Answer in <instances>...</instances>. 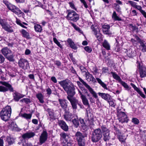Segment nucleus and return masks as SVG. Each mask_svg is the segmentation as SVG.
<instances>
[{"label": "nucleus", "instance_id": "obj_1", "mask_svg": "<svg viewBox=\"0 0 146 146\" xmlns=\"http://www.w3.org/2000/svg\"><path fill=\"white\" fill-rule=\"evenodd\" d=\"M11 109L9 106H7L1 111L0 116L1 119L5 121H7L10 118Z\"/></svg>", "mask_w": 146, "mask_h": 146}, {"label": "nucleus", "instance_id": "obj_2", "mask_svg": "<svg viewBox=\"0 0 146 146\" xmlns=\"http://www.w3.org/2000/svg\"><path fill=\"white\" fill-rule=\"evenodd\" d=\"M102 137L101 129L98 128L94 130L92 135V141L93 142H97Z\"/></svg>", "mask_w": 146, "mask_h": 146}, {"label": "nucleus", "instance_id": "obj_3", "mask_svg": "<svg viewBox=\"0 0 146 146\" xmlns=\"http://www.w3.org/2000/svg\"><path fill=\"white\" fill-rule=\"evenodd\" d=\"M67 18L74 22H76L79 19V16L75 11L72 10H68Z\"/></svg>", "mask_w": 146, "mask_h": 146}, {"label": "nucleus", "instance_id": "obj_4", "mask_svg": "<svg viewBox=\"0 0 146 146\" xmlns=\"http://www.w3.org/2000/svg\"><path fill=\"white\" fill-rule=\"evenodd\" d=\"M0 83L6 86H0V92H5L8 90L11 92H13V88L11 84L5 82L0 81Z\"/></svg>", "mask_w": 146, "mask_h": 146}, {"label": "nucleus", "instance_id": "obj_5", "mask_svg": "<svg viewBox=\"0 0 146 146\" xmlns=\"http://www.w3.org/2000/svg\"><path fill=\"white\" fill-rule=\"evenodd\" d=\"M91 29L94 32L97 40L99 41L102 40V35L100 33V30L98 26L96 24L92 25L91 26Z\"/></svg>", "mask_w": 146, "mask_h": 146}, {"label": "nucleus", "instance_id": "obj_6", "mask_svg": "<svg viewBox=\"0 0 146 146\" xmlns=\"http://www.w3.org/2000/svg\"><path fill=\"white\" fill-rule=\"evenodd\" d=\"M100 128L103 134L104 140L105 141L108 140L110 139V131L109 129L106 125H100Z\"/></svg>", "mask_w": 146, "mask_h": 146}, {"label": "nucleus", "instance_id": "obj_7", "mask_svg": "<svg viewBox=\"0 0 146 146\" xmlns=\"http://www.w3.org/2000/svg\"><path fill=\"white\" fill-rule=\"evenodd\" d=\"M79 79L80 81L83 84L86 88L88 89L90 93L95 98H97L98 96L97 94L94 90L80 78L79 77Z\"/></svg>", "mask_w": 146, "mask_h": 146}, {"label": "nucleus", "instance_id": "obj_8", "mask_svg": "<svg viewBox=\"0 0 146 146\" xmlns=\"http://www.w3.org/2000/svg\"><path fill=\"white\" fill-rule=\"evenodd\" d=\"M7 7L9 9L17 15L21 14L23 13L18 8L11 3L8 4Z\"/></svg>", "mask_w": 146, "mask_h": 146}, {"label": "nucleus", "instance_id": "obj_9", "mask_svg": "<svg viewBox=\"0 0 146 146\" xmlns=\"http://www.w3.org/2000/svg\"><path fill=\"white\" fill-rule=\"evenodd\" d=\"M65 91L67 93L68 95L67 96H69L70 97L72 98L76 93L75 88L73 84H71L70 86Z\"/></svg>", "mask_w": 146, "mask_h": 146}, {"label": "nucleus", "instance_id": "obj_10", "mask_svg": "<svg viewBox=\"0 0 146 146\" xmlns=\"http://www.w3.org/2000/svg\"><path fill=\"white\" fill-rule=\"evenodd\" d=\"M19 66L24 69H26L29 66V62L27 60L23 58H21L18 62Z\"/></svg>", "mask_w": 146, "mask_h": 146}, {"label": "nucleus", "instance_id": "obj_11", "mask_svg": "<svg viewBox=\"0 0 146 146\" xmlns=\"http://www.w3.org/2000/svg\"><path fill=\"white\" fill-rule=\"evenodd\" d=\"M67 99L70 101L72 107L73 109H76L77 108V105H79L80 108H82V106L78 103V101L74 98H72L69 96H67Z\"/></svg>", "mask_w": 146, "mask_h": 146}, {"label": "nucleus", "instance_id": "obj_12", "mask_svg": "<svg viewBox=\"0 0 146 146\" xmlns=\"http://www.w3.org/2000/svg\"><path fill=\"white\" fill-rule=\"evenodd\" d=\"M119 113L118 117L119 122L121 123H127L128 121L127 115L125 113Z\"/></svg>", "mask_w": 146, "mask_h": 146}, {"label": "nucleus", "instance_id": "obj_13", "mask_svg": "<svg viewBox=\"0 0 146 146\" xmlns=\"http://www.w3.org/2000/svg\"><path fill=\"white\" fill-rule=\"evenodd\" d=\"M59 84L63 88L65 91L70 86L71 84H72L68 80L61 81L59 82Z\"/></svg>", "mask_w": 146, "mask_h": 146}, {"label": "nucleus", "instance_id": "obj_14", "mask_svg": "<svg viewBox=\"0 0 146 146\" xmlns=\"http://www.w3.org/2000/svg\"><path fill=\"white\" fill-rule=\"evenodd\" d=\"M138 67L139 69L140 77L143 78L146 77V68L142 67L139 63Z\"/></svg>", "mask_w": 146, "mask_h": 146}, {"label": "nucleus", "instance_id": "obj_15", "mask_svg": "<svg viewBox=\"0 0 146 146\" xmlns=\"http://www.w3.org/2000/svg\"><path fill=\"white\" fill-rule=\"evenodd\" d=\"M47 134L46 131H43L40 137V145L44 143L47 140Z\"/></svg>", "mask_w": 146, "mask_h": 146}, {"label": "nucleus", "instance_id": "obj_16", "mask_svg": "<svg viewBox=\"0 0 146 146\" xmlns=\"http://www.w3.org/2000/svg\"><path fill=\"white\" fill-rule=\"evenodd\" d=\"M74 115L69 111H66L64 115V119L67 121H70L74 117Z\"/></svg>", "mask_w": 146, "mask_h": 146}, {"label": "nucleus", "instance_id": "obj_17", "mask_svg": "<svg viewBox=\"0 0 146 146\" xmlns=\"http://www.w3.org/2000/svg\"><path fill=\"white\" fill-rule=\"evenodd\" d=\"M77 141L84 139L85 137H86L87 135L85 134L83 135L80 131H77L75 135Z\"/></svg>", "mask_w": 146, "mask_h": 146}, {"label": "nucleus", "instance_id": "obj_18", "mask_svg": "<svg viewBox=\"0 0 146 146\" xmlns=\"http://www.w3.org/2000/svg\"><path fill=\"white\" fill-rule=\"evenodd\" d=\"M58 101L62 108L66 110L68 106L67 100L65 99H59Z\"/></svg>", "mask_w": 146, "mask_h": 146}, {"label": "nucleus", "instance_id": "obj_19", "mask_svg": "<svg viewBox=\"0 0 146 146\" xmlns=\"http://www.w3.org/2000/svg\"><path fill=\"white\" fill-rule=\"evenodd\" d=\"M13 99L15 101H18L19 100L24 97V95H23L21 94L15 92L13 94Z\"/></svg>", "mask_w": 146, "mask_h": 146}, {"label": "nucleus", "instance_id": "obj_20", "mask_svg": "<svg viewBox=\"0 0 146 146\" xmlns=\"http://www.w3.org/2000/svg\"><path fill=\"white\" fill-rule=\"evenodd\" d=\"M35 135V133L34 132H28L23 134L22 137L24 139H29L33 137Z\"/></svg>", "mask_w": 146, "mask_h": 146}, {"label": "nucleus", "instance_id": "obj_21", "mask_svg": "<svg viewBox=\"0 0 146 146\" xmlns=\"http://www.w3.org/2000/svg\"><path fill=\"white\" fill-rule=\"evenodd\" d=\"M59 125L61 128L65 131L68 130V127L66 123L63 121L61 120L59 121Z\"/></svg>", "mask_w": 146, "mask_h": 146}, {"label": "nucleus", "instance_id": "obj_22", "mask_svg": "<svg viewBox=\"0 0 146 146\" xmlns=\"http://www.w3.org/2000/svg\"><path fill=\"white\" fill-rule=\"evenodd\" d=\"M86 80L89 82H92L94 83L96 82V80L92 74L89 73H86Z\"/></svg>", "mask_w": 146, "mask_h": 146}, {"label": "nucleus", "instance_id": "obj_23", "mask_svg": "<svg viewBox=\"0 0 146 146\" xmlns=\"http://www.w3.org/2000/svg\"><path fill=\"white\" fill-rule=\"evenodd\" d=\"M98 94L99 96L106 100L108 101L110 99V96L108 94L99 92Z\"/></svg>", "mask_w": 146, "mask_h": 146}, {"label": "nucleus", "instance_id": "obj_24", "mask_svg": "<svg viewBox=\"0 0 146 146\" xmlns=\"http://www.w3.org/2000/svg\"><path fill=\"white\" fill-rule=\"evenodd\" d=\"M110 28V27L109 25H103L102 26V30L104 33L106 35L110 34L109 30Z\"/></svg>", "mask_w": 146, "mask_h": 146}, {"label": "nucleus", "instance_id": "obj_25", "mask_svg": "<svg viewBox=\"0 0 146 146\" xmlns=\"http://www.w3.org/2000/svg\"><path fill=\"white\" fill-rule=\"evenodd\" d=\"M1 52L5 57L11 53V51L7 47L1 49Z\"/></svg>", "mask_w": 146, "mask_h": 146}, {"label": "nucleus", "instance_id": "obj_26", "mask_svg": "<svg viewBox=\"0 0 146 146\" xmlns=\"http://www.w3.org/2000/svg\"><path fill=\"white\" fill-rule=\"evenodd\" d=\"M67 42L70 45L71 48L74 50H76L77 49V47L72 39L69 38L67 39Z\"/></svg>", "mask_w": 146, "mask_h": 146}, {"label": "nucleus", "instance_id": "obj_27", "mask_svg": "<svg viewBox=\"0 0 146 146\" xmlns=\"http://www.w3.org/2000/svg\"><path fill=\"white\" fill-rule=\"evenodd\" d=\"M141 48V51L143 52H146V43L143 40H141L139 42Z\"/></svg>", "mask_w": 146, "mask_h": 146}, {"label": "nucleus", "instance_id": "obj_28", "mask_svg": "<svg viewBox=\"0 0 146 146\" xmlns=\"http://www.w3.org/2000/svg\"><path fill=\"white\" fill-rule=\"evenodd\" d=\"M96 79L98 83L100 84V85L102 86L104 89L108 90V88L107 87L106 85L103 82L102 80L99 78H96Z\"/></svg>", "mask_w": 146, "mask_h": 146}, {"label": "nucleus", "instance_id": "obj_29", "mask_svg": "<svg viewBox=\"0 0 146 146\" xmlns=\"http://www.w3.org/2000/svg\"><path fill=\"white\" fill-rule=\"evenodd\" d=\"M36 97L39 100L40 103L43 104L44 103V101L43 100L44 96L41 93H39L36 94Z\"/></svg>", "mask_w": 146, "mask_h": 146}, {"label": "nucleus", "instance_id": "obj_30", "mask_svg": "<svg viewBox=\"0 0 146 146\" xmlns=\"http://www.w3.org/2000/svg\"><path fill=\"white\" fill-rule=\"evenodd\" d=\"M112 17L113 20L115 21H121V18L117 16L116 13L115 11H113L112 15Z\"/></svg>", "mask_w": 146, "mask_h": 146}, {"label": "nucleus", "instance_id": "obj_31", "mask_svg": "<svg viewBox=\"0 0 146 146\" xmlns=\"http://www.w3.org/2000/svg\"><path fill=\"white\" fill-rule=\"evenodd\" d=\"M127 56L129 57H132L135 55V53L134 50H132L131 49H129L127 51Z\"/></svg>", "mask_w": 146, "mask_h": 146}, {"label": "nucleus", "instance_id": "obj_32", "mask_svg": "<svg viewBox=\"0 0 146 146\" xmlns=\"http://www.w3.org/2000/svg\"><path fill=\"white\" fill-rule=\"evenodd\" d=\"M110 73L112 74V76L114 79L118 80L119 82L121 81V78L116 73L112 72H111Z\"/></svg>", "mask_w": 146, "mask_h": 146}, {"label": "nucleus", "instance_id": "obj_33", "mask_svg": "<svg viewBox=\"0 0 146 146\" xmlns=\"http://www.w3.org/2000/svg\"><path fill=\"white\" fill-rule=\"evenodd\" d=\"M83 104L85 106H89L88 101L85 96H82V97L81 98Z\"/></svg>", "mask_w": 146, "mask_h": 146}, {"label": "nucleus", "instance_id": "obj_34", "mask_svg": "<svg viewBox=\"0 0 146 146\" xmlns=\"http://www.w3.org/2000/svg\"><path fill=\"white\" fill-rule=\"evenodd\" d=\"M34 28L35 31L37 32H41L42 30V27L41 26L38 24L35 25Z\"/></svg>", "mask_w": 146, "mask_h": 146}, {"label": "nucleus", "instance_id": "obj_35", "mask_svg": "<svg viewBox=\"0 0 146 146\" xmlns=\"http://www.w3.org/2000/svg\"><path fill=\"white\" fill-rule=\"evenodd\" d=\"M7 140L9 145H11L15 142L14 139L10 137H7Z\"/></svg>", "mask_w": 146, "mask_h": 146}, {"label": "nucleus", "instance_id": "obj_36", "mask_svg": "<svg viewBox=\"0 0 146 146\" xmlns=\"http://www.w3.org/2000/svg\"><path fill=\"white\" fill-rule=\"evenodd\" d=\"M10 127L11 129L13 130H17V126L15 123L12 122L10 124Z\"/></svg>", "mask_w": 146, "mask_h": 146}, {"label": "nucleus", "instance_id": "obj_37", "mask_svg": "<svg viewBox=\"0 0 146 146\" xmlns=\"http://www.w3.org/2000/svg\"><path fill=\"white\" fill-rule=\"evenodd\" d=\"M113 5L114 8L120 14L121 13V8L119 5L116 3H114Z\"/></svg>", "mask_w": 146, "mask_h": 146}, {"label": "nucleus", "instance_id": "obj_38", "mask_svg": "<svg viewBox=\"0 0 146 146\" xmlns=\"http://www.w3.org/2000/svg\"><path fill=\"white\" fill-rule=\"evenodd\" d=\"M103 46L104 47L108 50H109L110 49V44L106 40H105L103 43Z\"/></svg>", "mask_w": 146, "mask_h": 146}, {"label": "nucleus", "instance_id": "obj_39", "mask_svg": "<svg viewBox=\"0 0 146 146\" xmlns=\"http://www.w3.org/2000/svg\"><path fill=\"white\" fill-rule=\"evenodd\" d=\"M32 114L31 113L27 114L25 113L21 114V116L22 117L28 119H31L32 117Z\"/></svg>", "mask_w": 146, "mask_h": 146}, {"label": "nucleus", "instance_id": "obj_40", "mask_svg": "<svg viewBox=\"0 0 146 146\" xmlns=\"http://www.w3.org/2000/svg\"><path fill=\"white\" fill-rule=\"evenodd\" d=\"M2 26L3 28L6 31L10 32L13 31V30L11 29L8 26L5 24Z\"/></svg>", "mask_w": 146, "mask_h": 146}, {"label": "nucleus", "instance_id": "obj_41", "mask_svg": "<svg viewBox=\"0 0 146 146\" xmlns=\"http://www.w3.org/2000/svg\"><path fill=\"white\" fill-rule=\"evenodd\" d=\"M72 122L74 125L75 127L77 128L79 125V121L78 119L77 118H74L72 121Z\"/></svg>", "mask_w": 146, "mask_h": 146}, {"label": "nucleus", "instance_id": "obj_42", "mask_svg": "<svg viewBox=\"0 0 146 146\" xmlns=\"http://www.w3.org/2000/svg\"><path fill=\"white\" fill-rule=\"evenodd\" d=\"M79 146H85V140L84 139L77 141Z\"/></svg>", "mask_w": 146, "mask_h": 146}, {"label": "nucleus", "instance_id": "obj_43", "mask_svg": "<svg viewBox=\"0 0 146 146\" xmlns=\"http://www.w3.org/2000/svg\"><path fill=\"white\" fill-rule=\"evenodd\" d=\"M22 33L23 36L24 37L26 38H29V33L25 30H22Z\"/></svg>", "mask_w": 146, "mask_h": 146}, {"label": "nucleus", "instance_id": "obj_44", "mask_svg": "<svg viewBox=\"0 0 146 146\" xmlns=\"http://www.w3.org/2000/svg\"><path fill=\"white\" fill-rule=\"evenodd\" d=\"M118 139L119 141L122 143H125L126 137L124 136L119 135L118 137Z\"/></svg>", "mask_w": 146, "mask_h": 146}, {"label": "nucleus", "instance_id": "obj_45", "mask_svg": "<svg viewBox=\"0 0 146 146\" xmlns=\"http://www.w3.org/2000/svg\"><path fill=\"white\" fill-rule=\"evenodd\" d=\"M9 61H14V55L13 54H11L10 56H7L5 57Z\"/></svg>", "mask_w": 146, "mask_h": 146}, {"label": "nucleus", "instance_id": "obj_46", "mask_svg": "<svg viewBox=\"0 0 146 146\" xmlns=\"http://www.w3.org/2000/svg\"><path fill=\"white\" fill-rule=\"evenodd\" d=\"M53 40V41L54 43L58 45V46L60 48H62V46L56 38H54Z\"/></svg>", "mask_w": 146, "mask_h": 146}, {"label": "nucleus", "instance_id": "obj_47", "mask_svg": "<svg viewBox=\"0 0 146 146\" xmlns=\"http://www.w3.org/2000/svg\"><path fill=\"white\" fill-rule=\"evenodd\" d=\"M119 83L125 88L129 90V87L127 84L125 82H123L122 80L120 81Z\"/></svg>", "mask_w": 146, "mask_h": 146}, {"label": "nucleus", "instance_id": "obj_48", "mask_svg": "<svg viewBox=\"0 0 146 146\" xmlns=\"http://www.w3.org/2000/svg\"><path fill=\"white\" fill-rule=\"evenodd\" d=\"M132 122L136 125L138 124L139 123V120L136 118H133L132 119Z\"/></svg>", "mask_w": 146, "mask_h": 146}, {"label": "nucleus", "instance_id": "obj_49", "mask_svg": "<svg viewBox=\"0 0 146 146\" xmlns=\"http://www.w3.org/2000/svg\"><path fill=\"white\" fill-rule=\"evenodd\" d=\"M74 141L72 140H70L69 141L67 142L66 145L63 144L64 146H72L74 144Z\"/></svg>", "mask_w": 146, "mask_h": 146}, {"label": "nucleus", "instance_id": "obj_50", "mask_svg": "<svg viewBox=\"0 0 146 146\" xmlns=\"http://www.w3.org/2000/svg\"><path fill=\"white\" fill-rule=\"evenodd\" d=\"M48 113L50 116V117L49 118V120L51 121H53L54 119L53 113L52 112H49Z\"/></svg>", "mask_w": 146, "mask_h": 146}, {"label": "nucleus", "instance_id": "obj_51", "mask_svg": "<svg viewBox=\"0 0 146 146\" xmlns=\"http://www.w3.org/2000/svg\"><path fill=\"white\" fill-rule=\"evenodd\" d=\"M20 101L22 102H25L26 103L30 102V100L27 98H24L21 100Z\"/></svg>", "mask_w": 146, "mask_h": 146}, {"label": "nucleus", "instance_id": "obj_52", "mask_svg": "<svg viewBox=\"0 0 146 146\" xmlns=\"http://www.w3.org/2000/svg\"><path fill=\"white\" fill-rule=\"evenodd\" d=\"M60 135L61 137L64 139H65L66 137L68 136L67 134L64 132L61 133L60 134Z\"/></svg>", "mask_w": 146, "mask_h": 146}, {"label": "nucleus", "instance_id": "obj_53", "mask_svg": "<svg viewBox=\"0 0 146 146\" xmlns=\"http://www.w3.org/2000/svg\"><path fill=\"white\" fill-rule=\"evenodd\" d=\"M85 50L88 52H91L92 51V48L89 46H86L84 47Z\"/></svg>", "mask_w": 146, "mask_h": 146}, {"label": "nucleus", "instance_id": "obj_54", "mask_svg": "<svg viewBox=\"0 0 146 146\" xmlns=\"http://www.w3.org/2000/svg\"><path fill=\"white\" fill-rule=\"evenodd\" d=\"M89 126L90 127H92L94 126V121L93 119H91L89 121Z\"/></svg>", "mask_w": 146, "mask_h": 146}, {"label": "nucleus", "instance_id": "obj_55", "mask_svg": "<svg viewBox=\"0 0 146 146\" xmlns=\"http://www.w3.org/2000/svg\"><path fill=\"white\" fill-rule=\"evenodd\" d=\"M5 60V58L4 56L0 54V64L3 63Z\"/></svg>", "mask_w": 146, "mask_h": 146}, {"label": "nucleus", "instance_id": "obj_56", "mask_svg": "<svg viewBox=\"0 0 146 146\" xmlns=\"http://www.w3.org/2000/svg\"><path fill=\"white\" fill-rule=\"evenodd\" d=\"M128 2L132 6H133V7L135 8L136 5V3L134 1H128Z\"/></svg>", "mask_w": 146, "mask_h": 146}, {"label": "nucleus", "instance_id": "obj_57", "mask_svg": "<svg viewBox=\"0 0 146 146\" xmlns=\"http://www.w3.org/2000/svg\"><path fill=\"white\" fill-rule=\"evenodd\" d=\"M68 3L70 5V7L71 9H74L75 10H76V9L74 5L72 2H69Z\"/></svg>", "mask_w": 146, "mask_h": 146}, {"label": "nucleus", "instance_id": "obj_58", "mask_svg": "<svg viewBox=\"0 0 146 146\" xmlns=\"http://www.w3.org/2000/svg\"><path fill=\"white\" fill-rule=\"evenodd\" d=\"M102 73H108V68L107 67H104L102 69Z\"/></svg>", "mask_w": 146, "mask_h": 146}, {"label": "nucleus", "instance_id": "obj_59", "mask_svg": "<svg viewBox=\"0 0 146 146\" xmlns=\"http://www.w3.org/2000/svg\"><path fill=\"white\" fill-rule=\"evenodd\" d=\"M80 123L82 124V126H84V127H86L85 126V124L84 123V120L83 119L80 118Z\"/></svg>", "mask_w": 146, "mask_h": 146}, {"label": "nucleus", "instance_id": "obj_60", "mask_svg": "<svg viewBox=\"0 0 146 146\" xmlns=\"http://www.w3.org/2000/svg\"><path fill=\"white\" fill-rule=\"evenodd\" d=\"M108 102H109L110 106L112 107H114L115 106V104L113 101H108Z\"/></svg>", "mask_w": 146, "mask_h": 146}, {"label": "nucleus", "instance_id": "obj_61", "mask_svg": "<svg viewBox=\"0 0 146 146\" xmlns=\"http://www.w3.org/2000/svg\"><path fill=\"white\" fill-rule=\"evenodd\" d=\"M81 2L83 4L84 7L87 8L88 7V6L86 2L84 0H80Z\"/></svg>", "mask_w": 146, "mask_h": 146}, {"label": "nucleus", "instance_id": "obj_62", "mask_svg": "<svg viewBox=\"0 0 146 146\" xmlns=\"http://www.w3.org/2000/svg\"><path fill=\"white\" fill-rule=\"evenodd\" d=\"M135 8L137 9L140 11V12H141V11L143 10L142 9L140 5H136Z\"/></svg>", "mask_w": 146, "mask_h": 146}, {"label": "nucleus", "instance_id": "obj_63", "mask_svg": "<svg viewBox=\"0 0 146 146\" xmlns=\"http://www.w3.org/2000/svg\"><path fill=\"white\" fill-rule=\"evenodd\" d=\"M80 69L82 72H86V69L84 67L82 66H80Z\"/></svg>", "mask_w": 146, "mask_h": 146}, {"label": "nucleus", "instance_id": "obj_64", "mask_svg": "<svg viewBox=\"0 0 146 146\" xmlns=\"http://www.w3.org/2000/svg\"><path fill=\"white\" fill-rule=\"evenodd\" d=\"M47 94L48 95H50L52 92V91L51 89L48 88L46 89Z\"/></svg>", "mask_w": 146, "mask_h": 146}]
</instances>
